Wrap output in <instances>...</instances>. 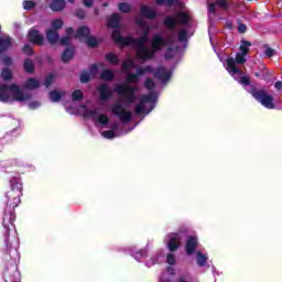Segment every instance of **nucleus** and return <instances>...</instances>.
Masks as SVG:
<instances>
[{
    "instance_id": "obj_1",
    "label": "nucleus",
    "mask_w": 282,
    "mask_h": 282,
    "mask_svg": "<svg viewBox=\"0 0 282 282\" xmlns=\"http://www.w3.org/2000/svg\"><path fill=\"white\" fill-rule=\"evenodd\" d=\"M137 25L141 30V36L138 39L131 36L122 37V34L118 30L112 32L111 37L118 45H131L135 50L139 61H151L162 47H169V45L175 43V36L173 34L164 37L162 34L155 33L152 37L151 48H149L147 43L149 42V34H151V26H149V23L144 19H138Z\"/></svg>"
},
{
    "instance_id": "obj_2",
    "label": "nucleus",
    "mask_w": 282,
    "mask_h": 282,
    "mask_svg": "<svg viewBox=\"0 0 282 282\" xmlns=\"http://www.w3.org/2000/svg\"><path fill=\"white\" fill-rule=\"evenodd\" d=\"M11 189L7 193V207L4 209V216L2 226L4 229V250L19 249V238L17 237V227H14V208L21 204V196L23 195V183L21 178L13 177L10 181Z\"/></svg>"
},
{
    "instance_id": "obj_3",
    "label": "nucleus",
    "mask_w": 282,
    "mask_h": 282,
    "mask_svg": "<svg viewBox=\"0 0 282 282\" xmlns=\"http://www.w3.org/2000/svg\"><path fill=\"white\" fill-rule=\"evenodd\" d=\"M19 249H4L3 261L7 267L3 271V278L6 282H21V273H19Z\"/></svg>"
},
{
    "instance_id": "obj_4",
    "label": "nucleus",
    "mask_w": 282,
    "mask_h": 282,
    "mask_svg": "<svg viewBox=\"0 0 282 282\" xmlns=\"http://www.w3.org/2000/svg\"><path fill=\"white\" fill-rule=\"evenodd\" d=\"M127 83L132 84H122L115 86V91L119 96H121L124 105H133L135 100H138V96H135V91H138V83H140V78L137 73H128L126 77Z\"/></svg>"
},
{
    "instance_id": "obj_5",
    "label": "nucleus",
    "mask_w": 282,
    "mask_h": 282,
    "mask_svg": "<svg viewBox=\"0 0 282 282\" xmlns=\"http://www.w3.org/2000/svg\"><path fill=\"white\" fill-rule=\"evenodd\" d=\"M32 98V94L23 91L18 85L11 86L0 84V102H28Z\"/></svg>"
},
{
    "instance_id": "obj_6",
    "label": "nucleus",
    "mask_w": 282,
    "mask_h": 282,
    "mask_svg": "<svg viewBox=\"0 0 282 282\" xmlns=\"http://www.w3.org/2000/svg\"><path fill=\"white\" fill-rule=\"evenodd\" d=\"M145 89L150 91L148 95H142L140 97V102L134 107L135 113H151L152 109H155V102L158 101V97L153 93L155 89V82L153 79L148 78L144 83Z\"/></svg>"
},
{
    "instance_id": "obj_7",
    "label": "nucleus",
    "mask_w": 282,
    "mask_h": 282,
    "mask_svg": "<svg viewBox=\"0 0 282 282\" xmlns=\"http://www.w3.org/2000/svg\"><path fill=\"white\" fill-rule=\"evenodd\" d=\"M246 55L243 53H237L236 58L235 57H228L226 59L227 65V72L230 74V76H241V69L237 67L238 65H243L246 63Z\"/></svg>"
},
{
    "instance_id": "obj_8",
    "label": "nucleus",
    "mask_w": 282,
    "mask_h": 282,
    "mask_svg": "<svg viewBox=\"0 0 282 282\" xmlns=\"http://www.w3.org/2000/svg\"><path fill=\"white\" fill-rule=\"evenodd\" d=\"M251 96L258 100V102L261 104L262 107H265V109H275L274 105V97L272 95H269L268 91L261 89L257 90L252 88Z\"/></svg>"
},
{
    "instance_id": "obj_9",
    "label": "nucleus",
    "mask_w": 282,
    "mask_h": 282,
    "mask_svg": "<svg viewBox=\"0 0 282 282\" xmlns=\"http://www.w3.org/2000/svg\"><path fill=\"white\" fill-rule=\"evenodd\" d=\"M112 115L119 118L121 122H131L133 120V115L130 111H127L124 108V105H122V101H116L111 106Z\"/></svg>"
},
{
    "instance_id": "obj_10",
    "label": "nucleus",
    "mask_w": 282,
    "mask_h": 282,
    "mask_svg": "<svg viewBox=\"0 0 282 282\" xmlns=\"http://www.w3.org/2000/svg\"><path fill=\"white\" fill-rule=\"evenodd\" d=\"M177 18L178 20L173 17L165 18L164 25H166L169 30L173 31L175 30V26L177 25V23H180L181 25H187L188 21H191V18L185 12H178Z\"/></svg>"
},
{
    "instance_id": "obj_11",
    "label": "nucleus",
    "mask_w": 282,
    "mask_h": 282,
    "mask_svg": "<svg viewBox=\"0 0 282 282\" xmlns=\"http://www.w3.org/2000/svg\"><path fill=\"white\" fill-rule=\"evenodd\" d=\"M89 33L90 31L88 26H80L75 34V39H79L80 41L82 39H86L88 47L98 46V40L95 36H89Z\"/></svg>"
},
{
    "instance_id": "obj_12",
    "label": "nucleus",
    "mask_w": 282,
    "mask_h": 282,
    "mask_svg": "<svg viewBox=\"0 0 282 282\" xmlns=\"http://www.w3.org/2000/svg\"><path fill=\"white\" fill-rule=\"evenodd\" d=\"M84 118H91L99 124L107 127L109 124V117L107 115H99L98 116V108L86 109L84 112Z\"/></svg>"
},
{
    "instance_id": "obj_13",
    "label": "nucleus",
    "mask_w": 282,
    "mask_h": 282,
    "mask_svg": "<svg viewBox=\"0 0 282 282\" xmlns=\"http://www.w3.org/2000/svg\"><path fill=\"white\" fill-rule=\"evenodd\" d=\"M97 91L99 93V102L100 105H105L107 100H110V98L113 96V90L109 87V84H100L97 88Z\"/></svg>"
},
{
    "instance_id": "obj_14",
    "label": "nucleus",
    "mask_w": 282,
    "mask_h": 282,
    "mask_svg": "<svg viewBox=\"0 0 282 282\" xmlns=\"http://www.w3.org/2000/svg\"><path fill=\"white\" fill-rule=\"evenodd\" d=\"M180 239H182L181 234H170L166 238L167 248L171 252H175L180 248Z\"/></svg>"
},
{
    "instance_id": "obj_15",
    "label": "nucleus",
    "mask_w": 282,
    "mask_h": 282,
    "mask_svg": "<svg viewBox=\"0 0 282 282\" xmlns=\"http://www.w3.org/2000/svg\"><path fill=\"white\" fill-rule=\"evenodd\" d=\"M154 76L162 83H169V80H171V70L166 69L164 66H160L154 72Z\"/></svg>"
},
{
    "instance_id": "obj_16",
    "label": "nucleus",
    "mask_w": 282,
    "mask_h": 282,
    "mask_svg": "<svg viewBox=\"0 0 282 282\" xmlns=\"http://www.w3.org/2000/svg\"><path fill=\"white\" fill-rule=\"evenodd\" d=\"M29 41L34 43V45H43V43H45V37L43 34H40L39 31L32 30L29 32Z\"/></svg>"
},
{
    "instance_id": "obj_17",
    "label": "nucleus",
    "mask_w": 282,
    "mask_h": 282,
    "mask_svg": "<svg viewBox=\"0 0 282 282\" xmlns=\"http://www.w3.org/2000/svg\"><path fill=\"white\" fill-rule=\"evenodd\" d=\"M217 6L223 8V10H228V8H230V4H228V0H217L216 3H210L208 6V11L215 14V12H217Z\"/></svg>"
},
{
    "instance_id": "obj_18",
    "label": "nucleus",
    "mask_w": 282,
    "mask_h": 282,
    "mask_svg": "<svg viewBox=\"0 0 282 282\" xmlns=\"http://www.w3.org/2000/svg\"><path fill=\"white\" fill-rule=\"evenodd\" d=\"M195 248H197V238L189 236L186 240L185 250L187 254H193L195 252Z\"/></svg>"
},
{
    "instance_id": "obj_19",
    "label": "nucleus",
    "mask_w": 282,
    "mask_h": 282,
    "mask_svg": "<svg viewBox=\"0 0 282 282\" xmlns=\"http://www.w3.org/2000/svg\"><path fill=\"white\" fill-rule=\"evenodd\" d=\"M67 2L65 0H53L50 4V9L53 12H61L62 10H65V6Z\"/></svg>"
},
{
    "instance_id": "obj_20",
    "label": "nucleus",
    "mask_w": 282,
    "mask_h": 282,
    "mask_svg": "<svg viewBox=\"0 0 282 282\" xmlns=\"http://www.w3.org/2000/svg\"><path fill=\"white\" fill-rule=\"evenodd\" d=\"M12 47V37L10 36H0V52L3 53L6 50Z\"/></svg>"
},
{
    "instance_id": "obj_21",
    "label": "nucleus",
    "mask_w": 282,
    "mask_h": 282,
    "mask_svg": "<svg viewBox=\"0 0 282 282\" xmlns=\"http://www.w3.org/2000/svg\"><path fill=\"white\" fill-rule=\"evenodd\" d=\"M58 37H59L58 31L53 29H50L46 31V39L48 43H51V45L56 44L58 42Z\"/></svg>"
},
{
    "instance_id": "obj_22",
    "label": "nucleus",
    "mask_w": 282,
    "mask_h": 282,
    "mask_svg": "<svg viewBox=\"0 0 282 282\" xmlns=\"http://www.w3.org/2000/svg\"><path fill=\"white\" fill-rule=\"evenodd\" d=\"M141 14L145 17V19H150V20H153L155 19V17H158V13L155 12V10L147 6L141 7Z\"/></svg>"
},
{
    "instance_id": "obj_23",
    "label": "nucleus",
    "mask_w": 282,
    "mask_h": 282,
    "mask_svg": "<svg viewBox=\"0 0 282 282\" xmlns=\"http://www.w3.org/2000/svg\"><path fill=\"white\" fill-rule=\"evenodd\" d=\"M130 254L133 257V259H135V261H142V259H147L148 257L147 249H141L137 252L131 249Z\"/></svg>"
},
{
    "instance_id": "obj_24",
    "label": "nucleus",
    "mask_w": 282,
    "mask_h": 282,
    "mask_svg": "<svg viewBox=\"0 0 282 282\" xmlns=\"http://www.w3.org/2000/svg\"><path fill=\"white\" fill-rule=\"evenodd\" d=\"M40 86H41V83L39 80H36L35 78H29L24 83L25 89H39Z\"/></svg>"
},
{
    "instance_id": "obj_25",
    "label": "nucleus",
    "mask_w": 282,
    "mask_h": 282,
    "mask_svg": "<svg viewBox=\"0 0 282 282\" xmlns=\"http://www.w3.org/2000/svg\"><path fill=\"white\" fill-rule=\"evenodd\" d=\"M196 261L199 268H204V265H206V262L208 261V254H204L202 253V251H198L196 253Z\"/></svg>"
},
{
    "instance_id": "obj_26",
    "label": "nucleus",
    "mask_w": 282,
    "mask_h": 282,
    "mask_svg": "<svg viewBox=\"0 0 282 282\" xmlns=\"http://www.w3.org/2000/svg\"><path fill=\"white\" fill-rule=\"evenodd\" d=\"M120 25V14L115 13L108 20L109 28H118Z\"/></svg>"
},
{
    "instance_id": "obj_27",
    "label": "nucleus",
    "mask_w": 282,
    "mask_h": 282,
    "mask_svg": "<svg viewBox=\"0 0 282 282\" xmlns=\"http://www.w3.org/2000/svg\"><path fill=\"white\" fill-rule=\"evenodd\" d=\"M73 57H74V48L72 47L66 48L62 54L63 63H69V61H72Z\"/></svg>"
},
{
    "instance_id": "obj_28",
    "label": "nucleus",
    "mask_w": 282,
    "mask_h": 282,
    "mask_svg": "<svg viewBox=\"0 0 282 282\" xmlns=\"http://www.w3.org/2000/svg\"><path fill=\"white\" fill-rule=\"evenodd\" d=\"M122 72H129L135 68V62L131 58L126 59L121 65Z\"/></svg>"
},
{
    "instance_id": "obj_29",
    "label": "nucleus",
    "mask_w": 282,
    "mask_h": 282,
    "mask_svg": "<svg viewBox=\"0 0 282 282\" xmlns=\"http://www.w3.org/2000/svg\"><path fill=\"white\" fill-rule=\"evenodd\" d=\"M251 46L252 43H250V41L242 40L240 45V54H245V56H248V52H250Z\"/></svg>"
},
{
    "instance_id": "obj_30",
    "label": "nucleus",
    "mask_w": 282,
    "mask_h": 282,
    "mask_svg": "<svg viewBox=\"0 0 282 282\" xmlns=\"http://www.w3.org/2000/svg\"><path fill=\"white\" fill-rule=\"evenodd\" d=\"M106 61H109L111 65H118V63H120L118 55H116L113 53H108L106 55Z\"/></svg>"
},
{
    "instance_id": "obj_31",
    "label": "nucleus",
    "mask_w": 282,
    "mask_h": 282,
    "mask_svg": "<svg viewBox=\"0 0 282 282\" xmlns=\"http://www.w3.org/2000/svg\"><path fill=\"white\" fill-rule=\"evenodd\" d=\"M263 48H264V55L267 56V58H272V56H275L276 51L270 47L268 44H264Z\"/></svg>"
},
{
    "instance_id": "obj_32",
    "label": "nucleus",
    "mask_w": 282,
    "mask_h": 282,
    "mask_svg": "<svg viewBox=\"0 0 282 282\" xmlns=\"http://www.w3.org/2000/svg\"><path fill=\"white\" fill-rule=\"evenodd\" d=\"M61 98H63V95L61 93L56 90H52L50 93V100H52V102H58Z\"/></svg>"
},
{
    "instance_id": "obj_33",
    "label": "nucleus",
    "mask_w": 282,
    "mask_h": 282,
    "mask_svg": "<svg viewBox=\"0 0 282 282\" xmlns=\"http://www.w3.org/2000/svg\"><path fill=\"white\" fill-rule=\"evenodd\" d=\"M84 94L80 89H76L73 94H72V99L74 102H78V100H83L84 98Z\"/></svg>"
},
{
    "instance_id": "obj_34",
    "label": "nucleus",
    "mask_w": 282,
    "mask_h": 282,
    "mask_svg": "<svg viewBox=\"0 0 282 282\" xmlns=\"http://www.w3.org/2000/svg\"><path fill=\"white\" fill-rule=\"evenodd\" d=\"M176 282H193V276L191 273H183L178 275Z\"/></svg>"
},
{
    "instance_id": "obj_35",
    "label": "nucleus",
    "mask_w": 282,
    "mask_h": 282,
    "mask_svg": "<svg viewBox=\"0 0 282 282\" xmlns=\"http://www.w3.org/2000/svg\"><path fill=\"white\" fill-rule=\"evenodd\" d=\"M115 77V74L110 69H105L101 72L102 80H111Z\"/></svg>"
},
{
    "instance_id": "obj_36",
    "label": "nucleus",
    "mask_w": 282,
    "mask_h": 282,
    "mask_svg": "<svg viewBox=\"0 0 282 282\" xmlns=\"http://www.w3.org/2000/svg\"><path fill=\"white\" fill-rule=\"evenodd\" d=\"M24 69L28 74H32V72H34V62H32V59H26L24 62Z\"/></svg>"
},
{
    "instance_id": "obj_37",
    "label": "nucleus",
    "mask_w": 282,
    "mask_h": 282,
    "mask_svg": "<svg viewBox=\"0 0 282 282\" xmlns=\"http://www.w3.org/2000/svg\"><path fill=\"white\" fill-rule=\"evenodd\" d=\"M119 10L120 12L129 13L131 12V4L129 2H121L119 3Z\"/></svg>"
},
{
    "instance_id": "obj_38",
    "label": "nucleus",
    "mask_w": 282,
    "mask_h": 282,
    "mask_svg": "<svg viewBox=\"0 0 282 282\" xmlns=\"http://www.w3.org/2000/svg\"><path fill=\"white\" fill-rule=\"evenodd\" d=\"M80 78V83L85 84V83H89L90 78H91V74L87 70L82 72V74L79 75Z\"/></svg>"
},
{
    "instance_id": "obj_39",
    "label": "nucleus",
    "mask_w": 282,
    "mask_h": 282,
    "mask_svg": "<svg viewBox=\"0 0 282 282\" xmlns=\"http://www.w3.org/2000/svg\"><path fill=\"white\" fill-rule=\"evenodd\" d=\"M162 257H163L162 253H158L155 257L151 258V261L145 262V265L148 268H151V265H155V263L160 262V258H162Z\"/></svg>"
},
{
    "instance_id": "obj_40",
    "label": "nucleus",
    "mask_w": 282,
    "mask_h": 282,
    "mask_svg": "<svg viewBox=\"0 0 282 282\" xmlns=\"http://www.w3.org/2000/svg\"><path fill=\"white\" fill-rule=\"evenodd\" d=\"M101 135L107 140H113V138H116V132L113 130L102 131Z\"/></svg>"
},
{
    "instance_id": "obj_41",
    "label": "nucleus",
    "mask_w": 282,
    "mask_h": 282,
    "mask_svg": "<svg viewBox=\"0 0 282 282\" xmlns=\"http://www.w3.org/2000/svg\"><path fill=\"white\" fill-rule=\"evenodd\" d=\"M187 35H188V31L186 29H182L178 32V41H181V43H184V41H186Z\"/></svg>"
},
{
    "instance_id": "obj_42",
    "label": "nucleus",
    "mask_w": 282,
    "mask_h": 282,
    "mask_svg": "<svg viewBox=\"0 0 282 282\" xmlns=\"http://www.w3.org/2000/svg\"><path fill=\"white\" fill-rule=\"evenodd\" d=\"M1 76L3 80H10V78H12V72H10L8 68H4L2 69Z\"/></svg>"
},
{
    "instance_id": "obj_43",
    "label": "nucleus",
    "mask_w": 282,
    "mask_h": 282,
    "mask_svg": "<svg viewBox=\"0 0 282 282\" xmlns=\"http://www.w3.org/2000/svg\"><path fill=\"white\" fill-rule=\"evenodd\" d=\"M238 83L243 87H248V85H250V78L248 76H241Z\"/></svg>"
},
{
    "instance_id": "obj_44",
    "label": "nucleus",
    "mask_w": 282,
    "mask_h": 282,
    "mask_svg": "<svg viewBox=\"0 0 282 282\" xmlns=\"http://www.w3.org/2000/svg\"><path fill=\"white\" fill-rule=\"evenodd\" d=\"M52 25L55 30H61V28H63V20L61 19L53 20Z\"/></svg>"
},
{
    "instance_id": "obj_45",
    "label": "nucleus",
    "mask_w": 282,
    "mask_h": 282,
    "mask_svg": "<svg viewBox=\"0 0 282 282\" xmlns=\"http://www.w3.org/2000/svg\"><path fill=\"white\" fill-rule=\"evenodd\" d=\"M36 6V3H34V1H28L25 0L23 2V8L24 10H32V8H34Z\"/></svg>"
},
{
    "instance_id": "obj_46",
    "label": "nucleus",
    "mask_w": 282,
    "mask_h": 282,
    "mask_svg": "<svg viewBox=\"0 0 282 282\" xmlns=\"http://www.w3.org/2000/svg\"><path fill=\"white\" fill-rule=\"evenodd\" d=\"M173 56H175V50H173L172 47H169L165 53L166 61H171V58H173Z\"/></svg>"
},
{
    "instance_id": "obj_47",
    "label": "nucleus",
    "mask_w": 282,
    "mask_h": 282,
    "mask_svg": "<svg viewBox=\"0 0 282 282\" xmlns=\"http://www.w3.org/2000/svg\"><path fill=\"white\" fill-rule=\"evenodd\" d=\"M166 262L169 263V265H175V254L169 253L166 257Z\"/></svg>"
},
{
    "instance_id": "obj_48",
    "label": "nucleus",
    "mask_w": 282,
    "mask_h": 282,
    "mask_svg": "<svg viewBox=\"0 0 282 282\" xmlns=\"http://www.w3.org/2000/svg\"><path fill=\"white\" fill-rule=\"evenodd\" d=\"M52 83H54V75H48L46 76L45 80H44V85L45 87H50V85H52Z\"/></svg>"
},
{
    "instance_id": "obj_49",
    "label": "nucleus",
    "mask_w": 282,
    "mask_h": 282,
    "mask_svg": "<svg viewBox=\"0 0 282 282\" xmlns=\"http://www.w3.org/2000/svg\"><path fill=\"white\" fill-rule=\"evenodd\" d=\"M23 52H24V54H26V56H32V54H33L32 46L25 45L23 47Z\"/></svg>"
},
{
    "instance_id": "obj_50",
    "label": "nucleus",
    "mask_w": 282,
    "mask_h": 282,
    "mask_svg": "<svg viewBox=\"0 0 282 282\" xmlns=\"http://www.w3.org/2000/svg\"><path fill=\"white\" fill-rule=\"evenodd\" d=\"M88 74H91V76H96V74H98V65H91Z\"/></svg>"
},
{
    "instance_id": "obj_51",
    "label": "nucleus",
    "mask_w": 282,
    "mask_h": 282,
    "mask_svg": "<svg viewBox=\"0 0 282 282\" xmlns=\"http://www.w3.org/2000/svg\"><path fill=\"white\" fill-rule=\"evenodd\" d=\"M2 63L3 65H6L7 67L12 65V58L6 56V57H2Z\"/></svg>"
},
{
    "instance_id": "obj_52",
    "label": "nucleus",
    "mask_w": 282,
    "mask_h": 282,
    "mask_svg": "<svg viewBox=\"0 0 282 282\" xmlns=\"http://www.w3.org/2000/svg\"><path fill=\"white\" fill-rule=\"evenodd\" d=\"M30 109H39L41 107V102L39 101H32L29 104Z\"/></svg>"
},
{
    "instance_id": "obj_53",
    "label": "nucleus",
    "mask_w": 282,
    "mask_h": 282,
    "mask_svg": "<svg viewBox=\"0 0 282 282\" xmlns=\"http://www.w3.org/2000/svg\"><path fill=\"white\" fill-rule=\"evenodd\" d=\"M247 30H248V26H246V24H239V25H238V32H239L240 34L246 33Z\"/></svg>"
},
{
    "instance_id": "obj_54",
    "label": "nucleus",
    "mask_w": 282,
    "mask_h": 282,
    "mask_svg": "<svg viewBox=\"0 0 282 282\" xmlns=\"http://www.w3.org/2000/svg\"><path fill=\"white\" fill-rule=\"evenodd\" d=\"M137 76L140 78V76H144V67H142V66H139L138 68H137Z\"/></svg>"
},
{
    "instance_id": "obj_55",
    "label": "nucleus",
    "mask_w": 282,
    "mask_h": 282,
    "mask_svg": "<svg viewBox=\"0 0 282 282\" xmlns=\"http://www.w3.org/2000/svg\"><path fill=\"white\" fill-rule=\"evenodd\" d=\"M59 43L61 45H69V36L62 37Z\"/></svg>"
},
{
    "instance_id": "obj_56",
    "label": "nucleus",
    "mask_w": 282,
    "mask_h": 282,
    "mask_svg": "<svg viewBox=\"0 0 282 282\" xmlns=\"http://www.w3.org/2000/svg\"><path fill=\"white\" fill-rule=\"evenodd\" d=\"M160 282H171V278H167L166 273H163L160 278Z\"/></svg>"
},
{
    "instance_id": "obj_57",
    "label": "nucleus",
    "mask_w": 282,
    "mask_h": 282,
    "mask_svg": "<svg viewBox=\"0 0 282 282\" xmlns=\"http://www.w3.org/2000/svg\"><path fill=\"white\" fill-rule=\"evenodd\" d=\"M145 74H153V66L143 67Z\"/></svg>"
},
{
    "instance_id": "obj_58",
    "label": "nucleus",
    "mask_w": 282,
    "mask_h": 282,
    "mask_svg": "<svg viewBox=\"0 0 282 282\" xmlns=\"http://www.w3.org/2000/svg\"><path fill=\"white\" fill-rule=\"evenodd\" d=\"M84 6H86V8H91V6H94V0H84Z\"/></svg>"
},
{
    "instance_id": "obj_59",
    "label": "nucleus",
    "mask_w": 282,
    "mask_h": 282,
    "mask_svg": "<svg viewBox=\"0 0 282 282\" xmlns=\"http://www.w3.org/2000/svg\"><path fill=\"white\" fill-rule=\"evenodd\" d=\"M77 17H78V19H85V11L84 10H78L77 11Z\"/></svg>"
},
{
    "instance_id": "obj_60",
    "label": "nucleus",
    "mask_w": 282,
    "mask_h": 282,
    "mask_svg": "<svg viewBox=\"0 0 282 282\" xmlns=\"http://www.w3.org/2000/svg\"><path fill=\"white\" fill-rule=\"evenodd\" d=\"M274 87H275V89H276L278 91H281V89H282V82H276V83L274 84Z\"/></svg>"
},
{
    "instance_id": "obj_61",
    "label": "nucleus",
    "mask_w": 282,
    "mask_h": 282,
    "mask_svg": "<svg viewBox=\"0 0 282 282\" xmlns=\"http://www.w3.org/2000/svg\"><path fill=\"white\" fill-rule=\"evenodd\" d=\"M66 34H67V36L69 39V36H72V34H74V29L73 28L66 29Z\"/></svg>"
},
{
    "instance_id": "obj_62",
    "label": "nucleus",
    "mask_w": 282,
    "mask_h": 282,
    "mask_svg": "<svg viewBox=\"0 0 282 282\" xmlns=\"http://www.w3.org/2000/svg\"><path fill=\"white\" fill-rule=\"evenodd\" d=\"M167 272H169V274H171L172 276H174V274H175V269H174L173 267H169V268H167Z\"/></svg>"
},
{
    "instance_id": "obj_63",
    "label": "nucleus",
    "mask_w": 282,
    "mask_h": 282,
    "mask_svg": "<svg viewBox=\"0 0 282 282\" xmlns=\"http://www.w3.org/2000/svg\"><path fill=\"white\" fill-rule=\"evenodd\" d=\"M165 3L171 8V6H174L175 0H165Z\"/></svg>"
},
{
    "instance_id": "obj_64",
    "label": "nucleus",
    "mask_w": 282,
    "mask_h": 282,
    "mask_svg": "<svg viewBox=\"0 0 282 282\" xmlns=\"http://www.w3.org/2000/svg\"><path fill=\"white\" fill-rule=\"evenodd\" d=\"M163 3H165V0H156V6H162Z\"/></svg>"
}]
</instances>
